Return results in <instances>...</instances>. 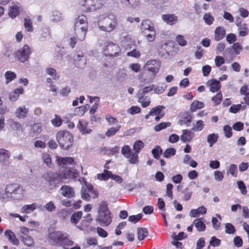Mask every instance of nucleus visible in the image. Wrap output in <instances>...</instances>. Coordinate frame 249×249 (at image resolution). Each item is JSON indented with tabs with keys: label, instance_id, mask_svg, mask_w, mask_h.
Returning <instances> with one entry per match:
<instances>
[{
	"label": "nucleus",
	"instance_id": "33",
	"mask_svg": "<svg viewBox=\"0 0 249 249\" xmlns=\"http://www.w3.org/2000/svg\"><path fill=\"white\" fill-rule=\"evenodd\" d=\"M148 234V230L144 228L137 229L138 239L140 241L143 240Z\"/></svg>",
	"mask_w": 249,
	"mask_h": 249
},
{
	"label": "nucleus",
	"instance_id": "17",
	"mask_svg": "<svg viewBox=\"0 0 249 249\" xmlns=\"http://www.w3.org/2000/svg\"><path fill=\"white\" fill-rule=\"evenodd\" d=\"M119 1L121 3L129 8L137 9L140 6L139 0H119Z\"/></svg>",
	"mask_w": 249,
	"mask_h": 249
},
{
	"label": "nucleus",
	"instance_id": "23",
	"mask_svg": "<svg viewBox=\"0 0 249 249\" xmlns=\"http://www.w3.org/2000/svg\"><path fill=\"white\" fill-rule=\"evenodd\" d=\"M236 25L238 27L239 35L241 36H244L248 34V27L247 24L242 23L237 20L235 22Z\"/></svg>",
	"mask_w": 249,
	"mask_h": 249
},
{
	"label": "nucleus",
	"instance_id": "20",
	"mask_svg": "<svg viewBox=\"0 0 249 249\" xmlns=\"http://www.w3.org/2000/svg\"><path fill=\"white\" fill-rule=\"evenodd\" d=\"M9 125L11 129L16 131V134L18 135L23 131V128L22 125L18 122L11 120L9 121Z\"/></svg>",
	"mask_w": 249,
	"mask_h": 249
},
{
	"label": "nucleus",
	"instance_id": "16",
	"mask_svg": "<svg viewBox=\"0 0 249 249\" xmlns=\"http://www.w3.org/2000/svg\"><path fill=\"white\" fill-rule=\"evenodd\" d=\"M192 120V116L188 112L183 113L181 115L180 119L178 121V124L180 125H186L189 126Z\"/></svg>",
	"mask_w": 249,
	"mask_h": 249
},
{
	"label": "nucleus",
	"instance_id": "64",
	"mask_svg": "<svg viewBox=\"0 0 249 249\" xmlns=\"http://www.w3.org/2000/svg\"><path fill=\"white\" fill-rule=\"evenodd\" d=\"M222 94L221 92H219L216 94V95L212 98V101L214 103L215 105H219L222 99Z\"/></svg>",
	"mask_w": 249,
	"mask_h": 249
},
{
	"label": "nucleus",
	"instance_id": "9",
	"mask_svg": "<svg viewBox=\"0 0 249 249\" xmlns=\"http://www.w3.org/2000/svg\"><path fill=\"white\" fill-rule=\"evenodd\" d=\"M31 53V49L27 45H25L15 53L17 59L21 63L26 61Z\"/></svg>",
	"mask_w": 249,
	"mask_h": 249
},
{
	"label": "nucleus",
	"instance_id": "31",
	"mask_svg": "<svg viewBox=\"0 0 249 249\" xmlns=\"http://www.w3.org/2000/svg\"><path fill=\"white\" fill-rule=\"evenodd\" d=\"M204 107V104L203 103L198 100H195L190 105V110L191 112H194L197 109L202 108Z\"/></svg>",
	"mask_w": 249,
	"mask_h": 249
},
{
	"label": "nucleus",
	"instance_id": "11",
	"mask_svg": "<svg viewBox=\"0 0 249 249\" xmlns=\"http://www.w3.org/2000/svg\"><path fill=\"white\" fill-rule=\"evenodd\" d=\"M103 5L102 0H85L83 6L87 12H92L99 9Z\"/></svg>",
	"mask_w": 249,
	"mask_h": 249
},
{
	"label": "nucleus",
	"instance_id": "42",
	"mask_svg": "<svg viewBox=\"0 0 249 249\" xmlns=\"http://www.w3.org/2000/svg\"><path fill=\"white\" fill-rule=\"evenodd\" d=\"M46 73L51 75L54 80H57L59 78V75L56 71L52 68H48L46 70Z\"/></svg>",
	"mask_w": 249,
	"mask_h": 249
},
{
	"label": "nucleus",
	"instance_id": "18",
	"mask_svg": "<svg viewBox=\"0 0 249 249\" xmlns=\"http://www.w3.org/2000/svg\"><path fill=\"white\" fill-rule=\"evenodd\" d=\"M207 85L210 87V90L212 92L218 91L221 87L220 82L214 79L208 81L207 82Z\"/></svg>",
	"mask_w": 249,
	"mask_h": 249
},
{
	"label": "nucleus",
	"instance_id": "54",
	"mask_svg": "<svg viewBox=\"0 0 249 249\" xmlns=\"http://www.w3.org/2000/svg\"><path fill=\"white\" fill-rule=\"evenodd\" d=\"M176 150L174 148H168L166 149L163 153V157L166 158H169L176 154Z\"/></svg>",
	"mask_w": 249,
	"mask_h": 249
},
{
	"label": "nucleus",
	"instance_id": "3",
	"mask_svg": "<svg viewBox=\"0 0 249 249\" xmlns=\"http://www.w3.org/2000/svg\"><path fill=\"white\" fill-rule=\"evenodd\" d=\"M112 219L111 212L107 208V203L106 201H102L99 205L96 221L102 226H108L111 223Z\"/></svg>",
	"mask_w": 249,
	"mask_h": 249
},
{
	"label": "nucleus",
	"instance_id": "21",
	"mask_svg": "<svg viewBox=\"0 0 249 249\" xmlns=\"http://www.w3.org/2000/svg\"><path fill=\"white\" fill-rule=\"evenodd\" d=\"M10 157V154L8 150L0 148V162L3 164H8Z\"/></svg>",
	"mask_w": 249,
	"mask_h": 249
},
{
	"label": "nucleus",
	"instance_id": "57",
	"mask_svg": "<svg viewBox=\"0 0 249 249\" xmlns=\"http://www.w3.org/2000/svg\"><path fill=\"white\" fill-rule=\"evenodd\" d=\"M152 153L155 159H159L162 153V149L160 146H156L155 148L152 149Z\"/></svg>",
	"mask_w": 249,
	"mask_h": 249
},
{
	"label": "nucleus",
	"instance_id": "1",
	"mask_svg": "<svg viewBox=\"0 0 249 249\" xmlns=\"http://www.w3.org/2000/svg\"><path fill=\"white\" fill-rule=\"evenodd\" d=\"M56 161L58 165L65 169L62 171V179H68L75 178L78 174V171L73 168H67L68 164H73L74 160L72 158L65 157L61 158L56 156Z\"/></svg>",
	"mask_w": 249,
	"mask_h": 249
},
{
	"label": "nucleus",
	"instance_id": "47",
	"mask_svg": "<svg viewBox=\"0 0 249 249\" xmlns=\"http://www.w3.org/2000/svg\"><path fill=\"white\" fill-rule=\"evenodd\" d=\"M237 167L234 164H231L230 165L229 169L227 171V174H230L232 176L236 177L237 176Z\"/></svg>",
	"mask_w": 249,
	"mask_h": 249
},
{
	"label": "nucleus",
	"instance_id": "50",
	"mask_svg": "<svg viewBox=\"0 0 249 249\" xmlns=\"http://www.w3.org/2000/svg\"><path fill=\"white\" fill-rule=\"evenodd\" d=\"M246 107V106L245 105L242 106L241 104L233 105L230 107L229 112L233 113H236L240 109H244Z\"/></svg>",
	"mask_w": 249,
	"mask_h": 249
},
{
	"label": "nucleus",
	"instance_id": "40",
	"mask_svg": "<svg viewBox=\"0 0 249 249\" xmlns=\"http://www.w3.org/2000/svg\"><path fill=\"white\" fill-rule=\"evenodd\" d=\"M4 76L6 79L5 83L8 84L16 78V74L14 72L7 71L5 73Z\"/></svg>",
	"mask_w": 249,
	"mask_h": 249
},
{
	"label": "nucleus",
	"instance_id": "2",
	"mask_svg": "<svg viewBox=\"0 0 249 249\" xmlns=\"http://www.w3.org/2000/svg\"><path fill=\"white\" fill-rule=\"evenodd\" d=\"M117 24V16L112 13L102 16L98 22V26L100 30L106 32H111L114 30Z\"/></svg>",
	"mask_w": 249,
	"mask_h": 249
},
{
	"label": "nucleus",
	"instance_id": "10",
	"mask_svg": "<svg viewBox=\"0 0 249 249\" xmlns=\"http://www.w3.org/2000/svg\"><path fill=\"white\" fill-rule=\"evenodd\" d=\"M42 178L48 182L49 185L55 187L56 184L62 179L61 175L53 172H46L42 175Z\"/></svg>",
	"mask_w": 249,
	"mask_h": 249
},
{
	"label": "nucleus",
	"instance_id": "32",
	"mask_svg": "<svg viewBox=\"0 0 249 249\" xmlns=\"http://www.w3.org/2000/svg\"><path fill=\"white\" fill-rule=\"evenodd\" d=\"M218 137V134L217 133H212L207 136V142L210 147H212L215 143Z\"/></svg>",
	"mask_w": 249,
	"mask_h": 249
},
{
	"label": "nucleus",
	"instance_id": "27",
	"mask_svg": "<svg viewBox=\"0 0 249 249\" xmlns=\"http://www.w3.org/2000/svg\"><path fill=\"white\" fill-rule=\"evenodd\" d=\"M241 95H244L243 99L246 105H249V88L247 85H243L240 89Z\"/></svg>",
	"mask_w": 249,
	"mask_h": 249
},
{
	"label": "nucleus",
	"instance_id": "25",
	"mask_svg": "<svg viewBox=\"0 0 249 249\" xmlns=\"http://www.w3.org/2000/svg\"><path fill=\"white\" fill-rule=\"evenodd\" d=\"M23 93V89L22 88H18L10 93L9 98L11 101L15 102L18 99L19 95Z\"/></svg>",
	"mask_w": 249,
	"mask_h": 249
},
{
	"label": "nucleus",
	"instance_id": "52",
	"mask_svg": "<svg viewBox=\"0 0 249 249\" xmlns=\"http://www.w3.org/2000/svg\"><path fill=\"white\" fill-rule=\"evenodd\" d=\"M62 20V14L58 11H54L53 13L51 20L53 22H57Z\"/></svg>",
	"mask_w": 249,
	"mask_h": 249
},
{
	"label": "nucleus",
	"instance_id": "13",
	"mask_svg": "<svg viewBox=\"0 0 249 249\" xmlns=\"http://www.w3.org/2000/svg\"><path fill=\"white\" fill-rule=\"evenodd\" d=\"M145 69L153 74H157L159 71L160 63L159 61L152 59L148 61L145 64Z\"/></svg>",
	"mask_w": 249,
	"mask_h": 249
},
{
	"label": "nucleus",
	"instance_id": "53",
	"mask_svg": "<svg viewBox=\"0 0 249 249\" xmlns=\"http://www.w3.org/2000/svg\"><path fill=\"white\" fill-rule=\"evenodd\" d=\"M203 18L205 23L209 25L212 24L214 20L213 17L210 13L204 14Z\"/></svg>",
	"mask_w": 249,
	"mask_h": 249
},
{
	"label": "nucleus",
	"instance_id": "19",
	"mask_svg": "<svg viewBox=\"0 0 249 249\" xmlns=\"http://www.w3.org/2000/svg\"><path fill=\"white\" fill-rule=\"evenodd\" d=\"M162 20L167 24L172 25L178 21V17L174 14H164L162 16Z\"/></svg>",
	"mask_w": 249,
	"mask_h": 249
},
{
	"label": "nucleus",
	"instance_id": "14",
	"mask_svg": "<svg viewBox=\"0 0 249 249\" xmlns=\"http://www.w3.org/2000/svg\"><path fill=\"white\" fill-rule=\"evenodd\" d=\"M60 193L63 196L71 198L75 196V192L72 187L68 185H63L60 189Z\"/></svg>",
	"mask_w": 249,
	"mask_h": 249
},
{
	"label": "nucleus",
	"instance_id": "15",
	"mask_svg": "<svg viewBox=\"0 0 249 249\" xmlns=\"http://www.w3.org/2000/svg\"><path fill=\"white\" fill-rule=\"evenodd\" d=\"M29 112V108L25 106L22 105L18 107L15 112V115L19 119H23L27 117Z\"/></svg>",
	"mask_w": 249,
	"mask_h": 249
},
{
	"label": "nucleus",
	"instance_id": "61",
	"mask_svg": "<svg viewBox=\"0 0 249 249\" xmlns=\"http://www.w3.org/2000/svg\"><path fill=\"white\" fill-rule=\"evenodd\" d=\"M178 44L181 46H185L187 44V41L185 40L183 36L178 35L175 39Z\"/></svg>",
	"mask_w": 249,
	"mask_h": 249
},
{
	"label": "nucleus",
	"instance_id": "49",
	"mask_svg": "<svg viewBox=\"0 0 249 249\" xmlns=\"http://www.w3.org/2000/svg\"><path fill=\"white\" fill-rule=\"evenodd\" d=\"M18 14V7L17 5H14L10 7L9 16L11 18H16Z\"/></svg>",
	"mask_w": 249,
	"mask_h": 249
},
{
	"label": "nucleus",
	"instance_id": "8",
	"mask_svg": "<svg viewBox=\"0 0 249 249\" xmlns=\"http://www.w3.org/2000/svg\"><path fill=\"white\" fill-rule=\"evenodd\" d=\"M120 48L118 45L112 42H107L103 48V53L106 56H116L118 55Z\"/></svg>",
	"mask_w": 249,
	"mask_h": 249
},
{
	"label": "nucleus",
	"instance_id": "35",
	"mask_svg": "<svg viewBox=\"0 0 249 249\" xmlns=\"http://www.w3.org/2000/svg\"><path fill=\"white\" fill-rule=\"evenodd\" d=\"M111 174L110 171L104 169L102 173L97 174V178L100 180L106 181L111 178Z\"/></svg>",
	"mask_w": 249,
	"mask_h": 249
},
{
	"label": "nucleus",
	"instance_id": "58",
	"mask_svg": "<svg viewBox=\"0 0 249 249\" xmlns=\"http://www.w3.org/2000/svg\"><path fill=\"white\" fill-rule=\"evenodd\" d=\"M225 232L228 234H233L235 232V229L231 223H227L225 224Z\"/></svg>",
	"mask_w": 249,
	"mask_h": 249
},
{
	"label": "nucleus",
	"instance_id": "63",
	"mask_svg": "<svg viewBox=\"0 0 249 249\" xmlns=\"http://www.w3.org/2000/svg\"><path fill=\"white\" fill-rule=\"evenodd\" d=\"M238 188L240 189L241 193L243 195L247 194L246 186L243 181L240 180L237 182Z\"/></svg>",
	"mask_w": 249,
	"mask_h": 249
},
{
	"label": "nucleus",
	"instance_id": "12",
	"mask_svg": "<svg viewBox=\"0 0 249 249\" xmlns=\"http://www.w3.org/2000/svg\"><path fill=\"white\" fill-rule=\"evenodd\" d=\"M74 63L76 67L83 68L86 64V57L84 53L81 52H77L73 56Z\"/></svg>",
	"mask_w": 249,
	"mask_h": 249
},
{
	"label": "nucleus",
	"instance_id": "55",
	"mask_svg": "<svg viewBox=\"0 0 249 249\" xmlns=\"http://www.w3.org/2000/svg\"><path fill=\"white\" fill-rule=\"evenodd\" d=\"M155 85H151L149 86H147V87H144L142 91H140L138 93V96H140V95H142L143 96L144 94L151 91H153L154 90V89H155Z\"/></svg>",
	"mask_w": 249,
	"mask_h": 249
},
{
	"label": "nucleus",
	"instance_id": "26",
	"mask_svg": "<svg viewBox=\"0 0 249 249\" xmlns=\"http://www.w3.org/2000/svg\"><path fill=\"white\" fill-rule=\"evenodd\" d=\"M182 132L180 140L182 142H189L193 139L194 135L190 130L184 129L182 130Z\"/></svg>",
	"mask_w": 249,
	"mask_h": 249
},
{
	"label": "nucleus",
	"instance_id": "4",
	"mask_svg": "<svg viewBox=\"0 0 249 249\" xmlns=\"http://www.w3.org/2000/svg\"><path fill=\"white\" fill-rule=\"evenodd\" d=\"M88 28V24L86 17L84 15L79 16L74 24V33L78 40L82 41L85 39Z\"/></svg>",
	"mask_w": 249,
	"mask_h": 249
},
{
	"label": "nucleus",
	"instance_id": "5",
	"mask_svg": "<svg viewBox=\"0 0 249 249\" xmlns=\"http://www.w3.org/2000/svg\"><path fill=\"white\" fill-rule=\"evenodd\" d=\"M21 192L19 185L15 183L8 184L6 186L4 192L1 195L0 198L4 201L17 199L18 197L16 195L20 194Z\"/></svg>",
	"mask_w": 249,
	"mask_h": 249
},
{
	"label": "nucleus",
	"instance_id": "28",
	"mask_svg": "<svg viewBox=\"0 0 249 249\" xmlns=\"http://www.w3.org/2000/svg\"><path fill=\"white\" fill-rule=\"evenodd\" d=\"M226 34L225 31L223 27L221 26L217 27L214 32V39L216 41L221 40Z\"/></svg>",
	"mask_w": 249,
	"mask_h": 249
},
{
	"label": "nucleus",
	"instance_id": "41",
	"mask_svg": "<svg viewBox=\"0 0 249 249\" xmlns=\"http://www.w3.org/2000/svg\"><path fill=\"white\" fill-rule=\"evenodd\" d=\"M165 108V107L163 106H158L152 108L149 111V115L152 116L161 114V112L163 109Z\"/></svg>",
	"mask_w": 249,
	"mask_h": 249
},
{
	"label": "nucleus",
	"instance_id": "34",
	"mask_svg": "<svg viewBox=\"0 0 249 249\" xmlns=\"http://www.w3.org/2000/svg\"><path fill=\"white\" fill-rule=\"evenodd\" d=\"M122 43L124 47L131 48V45L134 44V41L129 36H126L122 39Z\"/></svg>",
	"mask_w": 249,
	"mask_h": 249
},
{
	"label": "nucleus",
	"instance_id": "60",
	"mask_svg": "<svg viewBox=\"0 0 249 249\" xmlns=\"http://www.w3.org/2000/svg\"><path fill=\"white\" fill-rule=\"evenodd\" d=\"M42 159L43 162L48 166L50 167L52 164V159L50 155L47 153L42 154Z\"/></svg>",
	"mask_w": 249,
	"mask_h": 249
},
{
	"label": "nucleus",
	"instance_id": "51",
	"mask_svg": "<svg viewBox=\"0 0 249 249\" xmlns=\"http://www.w3.org/2000/svg\"><path fill=\"white\" fill-rule=\"evenodd\" d=\"M121 125H117L116 127H112L109 128L106 133L107 137H111L115 134V133L121 128Z\"/></svg>",
	"mask_w": 249,
	"mask_h": 249
},
{
	"label": "nucleus",
	"instance_id": "59",
	"mask_svg": "<svg viewBox=\"0 0 249 249\" xmlns=\"http://www.w3.org/2000/svg\"><path fill=\"white\" fill-rule=\"evenodd\" d=\"M81 195L83 199L87 201H89L90 200V196L87 192V191L85 186H83L81 190Z\"/></svg>",
	"mask_w": 249,
	"mask_h": 249
},
{
	"label": "nucleus",
	"instance_id": "44",
	"mask_svg": "<svg viewBox=\"0 0 249 249\" xmlns=\"http://www.w3.org/2000/svg\"><path fill=\"white\" fill-rule=\"evenodd\" d=\"M144 147L143 142L140 140L136 141L133 146V150L135 152L139 153Z\"/></svg>",
	"mask_w": 249,
	"mask_h": 249
},
{
	"label": "nucleus",
	"instance_id": "36",
	"mask_svg": "<svg viewBox=\"0 0 249 249\" xmlns=\"http://www.w3.org/2000/svg\"><path fill=\"white\" fill-rule=\"evenodd\" d=\"M167 47V44L165 43L161 45L160 48L158 50L159 54L161 57L166 58L169 56V53L168 50L166 49Z\"/></svg>",
	"mask_w": 249,
	"mask_h": 249
},
{
	"label": "nucleus",
	"instance_id": "39",
	"mask_svg": "<svg viewBox=\"0 0 249 249\" xmlns=\"http://www.w3.org/2000/svg\"><path fill=\"white\" fill-rule=\"evenodd\" d=\"M138 102L141 104L142 107L144 108L148 106L150 103V98L148 97H144L143 96H139Z\"/></svg>",
	"mask_w": 249,
	"mask_h": 249
},
{
	"label": "nucleus",
	"instance_id": "22",
	"mask_svg": "<svg viewBox=\"0 0 249 249\" xmlns=\"http://www.w3.org/2000/svg\"><path fill=\"white\" fill-rule=\"evenodd\" d=\"M155 30L153 23L149 20H144L141 23V30L144 32L147 30L149 32H154Z\"/></svg>",
	"mask_w": 249,
	"mask_h": 249
},
{
	"label": "nucleus",
	"instance_id": "24",
	"mask_svg": "<svg viewBox=\"0 0 249 249\" xmlns=\"http://www.w3.org/2000/svg\"><path fill=\"white\" fill-rule=\"evenodd\" d=\"M203 218H197L195 219L193 222V225L196 228L198 231H204L206 229V225L204 222L202 220Z\"/></svg>",
	"mask_w": 249,
	"mask_h": 249
},
{
	"label": "nucleus",
	"instance_id": "37",
	"mask_svg": "<svg viewBox=\"0 0 249 249\" xmlns=\"http://www.w3.org/2000/svg\"><path fill=\"white\" fill-rule=\"evenodd\" d=\"M20 239L24 244L27 246H31L34 244V241L32 237L27 235H21Z\"/></svg>",
	"mask_w": 249,
	"mask_h": 249
},
{
	"label": "nucleus",
	"instance_id": "48",
	"mask_svg": "<svg viewBox=\"0 0 249 249\" xmlns=\"http://www.w3.org/2000/svg\"><path fill=\"white\" fill-rule=\"evenodd\" d=\"M131 153V149L128 145L124 146L121 150V154L126 158H130Z\"/></svg>",
	"mask_w": 249,
	"mask_h": 249
},
{
	"label": "nucleus",
	"instance_id": "62",
	"mask_svg": "<svg viewBox=\"0 0 249 249\" xmlns=\"http://www.w3.org/2000/svg\"><path fill=\"white\" fill-rule=\"evenodd\" d=\"M223 131L225 136L227 138H230L232 136V129L229 125H226L223 127Z\"/></svg>",
	"mask_w": 249,
	"mask_h": 249
},
{
	"label": "nucleus",
	"instance_id": "43",
	"mask_svg": "<svg viewBox=\"0 0 249 249\" xmlns=\"http://www.w3.org/2000/svg\"><path fill=\"white\" fill-rule=\"evenodd\" d=\"M77 127L83 134H89L91 131L90 128H87V124H82L80 121H79Z\"/></svg>",
	"mask_w": 249,
	"mask_h": 249
},
{
	"label": "nucleus",
	"instance_id": "46",
	"mask_svg": "<svg viewBox=\"0 0 249 249\" xmlns=\"http://www.w3.org/2000/svg\"><path fill=\"white\" fill-rule=\"evenodd\" d=\"M204 127V124L202 120L197 121L195 124H193L192 129L195 131H200Z\"/></svg>",
	"mask_w": 249,
	"mask_h": 249
},
{
	"label": "nucleus",
	"instance_id": "45",
	"mask_svg": "<svg viewBox=\"0 0 249 249\" xmlns=\"http://www.w3.org/2000/svg\"><path fill=\"white\" fill-rule=\"evenodd\" d=\"M171 125L170 122H162L157 125L154 127V130L157 131H160L167 127H170Z\"/></svg>",
	"mask_w": 249,
	"mask_h": 249
},
{
	"label": "nucleus",
	"instance_id": "38",
	"mask_svg": "<svg viewBox=\"0 0 249 249\" xmlns=\"http://www.w3.org/2000/svg\"><path fill=\"white\" fill-rule=\"evenodd\" d=\"M82 216V212L81 211L77 212L72 214L71 217L70 221L71 223L76 224L78 223L80 219Z\"/></svg>",
	"mask_w": 249,
	"mask_h": 249
},
{
	"label": "nucleus",
	"instance_id": "30",
	"mask_svg": "<svg viewBox=\"0 0 249 249\" xmlns=\"http://www.w3.org/2000/svg\"><path fill=\"white\" fill-rule=\"evenodd\" d=\"M37 207V204L36 203H33L31 204L25 205L21 208V212L23 213H30L33 212Z\"/></svg>",
	"mask_w": 249,
	"mask_h": 249
},
{
	"label": "nucleus",
	"instance_id": "6",
	"mask_svg": "<svg viewBox=\"0 0 249 249\" xmlns=\"http://www.w3.org/2000/svg\"><path fill=\"white\" fill-rule=\"evenodd\" d=\"M56 137L60 146L63 149H68L73 144V136L67 131H59Z\"/></svg>",
	"mask_w": 249,
	"mask_h": 249
},
{
	"label": "nucleus",
	"instance_id": "56",
	"mask_svg": "<svg viewBox=\"0 0 249 249\" xmlns=\"http://www.w3.org/2000/svg\"><path fill=\"white\" fill-rule=\"evenodd\" d=\"M24 26L27 32H32L33 31L32 21L30 19L25 18L24 21Z\"/></svg>",
	"mask_w": 249,
	"mask_h": 249
},
{
	"label": "nucleus",
	"instance_id": "7",
	"mask_svg": "<svg viewBox=\"0 0 249 249\" xmlns=\"http://www.w3.org/2000/svg\"><path fill=\"white\" fill-rule=\"evenodd\" d=\"M49 238L54 243L59 244H66L68 245H72L73 242L67 238V234L61 231H53L50 233Z\"/></svg>",
	"mask_w": 249,
	"mask_h": 249
},
{
	"label": "nucleus",
	"instance_id": "29",
	"mask_svg": "<svg viewBox=\"0 0 249 249\" xmlns=\"http://www.w3.org/2000/svg\"><path fill=\"white\" fill-rule=\"evenodd\" d=\"M5 236L7 237L8 240L12 244L17 245L18 244V240L16 237L14 232L10 230H7L5 231Z\"/></svg>",
	"mask_w": 249,
	"mask_h": 249
}]
</instances>
